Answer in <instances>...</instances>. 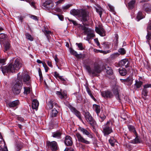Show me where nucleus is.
<instances>
[{
	"label": "nucleus",
	"mask_w": 151,
	"mask_h": 151,
	"mask_svg": "<svg viewBox=\"0 0 151 151\" xmlns=\"http://www.w3.org/2000/svg\"><path fill=\"white\" fill-rule=\"evenodd\" d=\"M14 58L10 60L11 63L8 66H1L0 69L4 74L6 73L15 72L16 70H19L22 66V64L19 59L17 58L14 60V63L12 64Z\"/></svg>",
	"instance_id": "1"
},
{
	"label": "nucleus",
	"mask_w": 151,
	"mask_h": 151,
	"mask_svg": "<svg viewBox=\"0 0 151 151\" xmlns=\"http://www.w3.org/2000/svg\"><path fill=\"white\" fill-rule=\"evenodd\" d=\"M85 67L89 74L93 77L98 76L102 70L101 65L98 63H95L92 69L88 65H86Z\"/></svg>",
	"instance_id": "2"
},
{
	"label": "nucleus",
	"mask_w": 151,
	"mask_h": 151,
	"mask_svg": "<svg viewBox=\"0 0 151 151\" xmlns=\"http://www.w3.org/2000/svg\"><path fill=\"white\" fill-rule=\"evenodd\" d=\"M70 13L74 16L78 15L81 17L83 21L84 22L86 21L88 19L89 12L85 10L73 9L70 11Z\"/></svg>",
	"instance_id": "3"
},
{
	"label": "nucleus",
	"mask_w": 151,
	"mask_h": 151,
	"mask_svg": "<svg viewBox=\"0 0 151 151\" xmlns=\"http://www.w3.org/2000/svg\"><path fill=\"white\" fill-rule=\"evenodd\" d=\"M22 78L20 73L17 75V79L16 83L12 88V90L13 93L16 95L19 94L22 88Z\"/></svg>",
	"instance_id": "4"
},
{
	"label": "nucleus",
	"mask_w": 151,
	"mask_h": 151,
	"mask_svg": "<svg viewBox=\"0 0 151 151\" xmlns=\"http://www.w3.org/2000/svg\"><path fill=\"white\" fill-rule=\"evenodd\" d=\"M79 27L80 29L83 31V33L85 35H87V40H88L94 37L95 35L93 30L85 27L84 25L80 24Z\"/></svg>",
	"instance_id": "5"
},
{
	"label": "nucleus",
	"mask_w": 151,
	"mask_h": 151,
	"mask_svg": "<svg viewBox=\"0 0 151 151\" xmlns=\"http://www.w3.org/2000/svg\"><path fill=\"white\" fill-rule=\"evenodd\" d=\"M113 124L111 121H108L103 126L102 132L105 136L109 135L113 132Z\"/></svg>",
	"instance_id": "6"
},
{
	"label": "nucleus",
	"mask_w": 151,
	"mask_h": 151,
	"mask_svg": "<svg viewBox=\"0 0 151 151\" xmlns=\"http://www.w3.org/2000/svg\"><path fill=\"white\" fill-rule=\"evenodd\" d=\"M84 116L87 122L92 126L94 127L96 125V121L89 112H85Z\"/></svg>",
	"instance_id": "7"
},
{
	"label": "nucleus",
	"mask_w": 151,
	"mask_h": 151,
	"mask_svg": "<svg viewBox=\"0 0 151 151\" xmlns=\"http://www.w3.org/2000/svg\"><path fill=\"white\" fill-rule=\"evenodd\" d=\"M20 73L22 81L23 80L24 82L27 85H30L31 82L30 76L26 73L25 72Z\"/></svg>",
	"instance_id": "8"
},
{
	"label": "nucleus",
	"mask_w": 151,
	"mask_h": 151,
	"mask_svg": "<svg viewBox=\"0 0 151 151\" xmlns=\"http://www.w3.org/2000/svg\"><path fill=\"white\" fill-rule=\"evenodd\" d=\"M47 145L50 148L52 151H56L58 150V146L57 142L55 141L50 142L47 141Z\"/></svg>",
	"instance_id": "9"
},
{
	"label": "nucleus",
	"mask_w": 151,
	"mask_h": 151,
	"mask_svg": "<svg viewBox=\"0 0 151 151\" xmlns=\"http://www.w3.org/2000/svg\"><path fill=\"white\" fill-rule=\"evenodd\" d=\"M76 136L79 142L86 144H90V142L84 138L79 133H77L76 134Z\"/></svg>",
	"instance_id": "10"
},
{
	"label": "nucleus",
	"mask_w": 151,
	"mask_h": 151,
	"mask_svg": "<svg viewBox=\"0 0 151 151\" xmlns=\"http://www.w3.org/2000/svg\"><path fill=\"white\" fill-rule=\"evenodd\" d=\"M42 6L44 7L45 8H46L48 10H50L52 9L54 6V4L52 0H49L45 1L43 4Z\"/></svg>",
	"instance_id": "11"
},
{
	"label": "nucleus",
	"mask_w": 151,
	"mask_h": 151,
	"mask_svg": "<svg viewBox=\"0 0 151 151\" xmlns=\"http://www.w3.org/2000/svg\"><path fill=\"white\" fill-rule=\"evenodd\" d=\"M150 87L151 88V84H146L144 86L143 89L142 91V95L143 98L147 96L148 91L147 88Z\"/></svg>",
	"instance_id": "12"
},
{
	"label": "nucleus",
	"mask_w": 151,
	"mask_h": 151,
	"mask_svg": "<svg viewBox=\"0 0 151 151\" xmlns=\"http://www.w3.org/2000/svg\"><path fill=\"white\" fill-rule=\"evenodd\" d=\"M101 95L105 98H111L113 97L112 92L109 91H103L101 92Z\"/></svg>",
	"instance_id": "13"
},
{
	"label": "nucleus",
	"mask_w": 151,
	"mask_h": 151,
	"mask_svg": "<svg viewBox=\"0 0 151 151\" xmlns=\"http://www.w3.org/2000/svg\"><path fill=\"white\" fill-rule=\"evenodd\" d=\"M79 130L82 132L83 134H85L90 138H93L92 134L87 130L82 127L79 128Z\"/></svg>",
	"instance_id": "14"
},
{
	"label": "nucleus",
	"mask_w": 151,
	"mask_h": 151,
	"mask_svg": "<svg viewBox=\"0 0 151 151\" xmlns=\"http://www.w3.org/2000/svg\"><path fill=\"white\" fill-rule=\"evenodd\" d=\"M96 32L101 36L105 35V32L104 29L101 27H96L95 29Z\"/></svg>",
	"instance_id": "15"
},
{
	"label": "nucleus",
	"mask_w": 151,
	"mask_h": 151,
	"mask_svg": "<svg viewBox=\"0 0 151 151\" xmlns=\"http://www.w3.org/2000/svg\"><path fill=\"white\" fill-rule=\"evenodd\" d=\"M70 109L71 111L80 120L82 121L81 113L79 111H78L75 108L73 107H71Z\"/></svg>",
	"instance_id": "16"
},
{
	"label": "nucleus",
	"mask_w": 151,
	"mask_h": 151,
	"mask_svg": "<svg viewBox=\"0 0 151 151\" xmlns=\"http://www.w3.org/2000/svg\"><path fill=\"white\" fill-rule=\"evenodd\" d=\"M120 66H125L127 68L129 66V62L128 60L126 59L122 60L120 61L119 63Z\"/></svg>",
	"instance_id": "17"
},
{
	"label": "nucleus",
	"mask_w": 151,
	"mask_h": 151,
	"mask_svg": "<svg viewBox=\"0 0 151 151\" xmlns=\"http://www.w3.org/2000/svg\"><path fill=\"white\" fill-rule=\"evenodd\" d=\"M65 143L67 146H70L72 145L73 141L72 139L69 136H66L65 137Z\"/></svg>",
	"instance_id": "18"
},
{
	"label": "nucleus",
	"mask_w": 151,
	"mask_h": 151,
	"mask_svg": "<svg viewBox=\"0 0 151 151\" xmlns=\"http://www.w3.org/2000/svg\"><path fill=\"white\" fill-rule=\"evenodd\" d=\"M62 133L60 131H57L52 133V136L55 138L59 139L61 138Z\"/></svg>",
	"instance_id": "19"
},
{
	"label": "nucleus",
	"mask_w": 151,
	"mask_h": 151,
	"mask_svg": "<svg viewBox=\"0 0 151 151\" xmlns=\"http://www.w3.org/2000/svg\"><path fill=\"white\" fill-rule=\"evenodd\" d=\"M3 46L4 47V51L5 52H7L10 48V44L8 41L4 42H3Z\"/></svg>",
	"instance_id": "20"
},
{
	"label": "nucleus",
	"mask_w": 151,
	"mask_h": 151,
	"mask_svg": "<svg viewBox=\"0 0 151 151\" xmlns=\"http://www.w3.org/2000/svg\"><path fill=\"white\" fill-rule=\"evenodd\" d=\"M104 69L106 70V73L109 75H111L113 74V72L111 68L106 65L104 66Z\"/></svg>",
	"instance_id": "21"
},
{
	"label": "nucleus",
	"mask_w": 151,
	"mask_h": 151,
	"mask_svg": "<svg viewBox=\"0 0 151 151\" xmlns=\"http://www.w3.org/2000/svg\"><path fill=\"white\" fill-rule=\"evenodd\" d=\"M19 101L18 100L14 101L12 102H10L8 103L9 106L10 108L17 107L19 104Z\"/></svg>",
	"instance_id": "22"
},
{
	"label": "nucleus",
	"mask_w": 151,
	"mask_h": 151,
	"mask_svg": "<svg viewBox=\"0 0 151 151\" xmlns=\"http://www.w3.org/2000/svg\"><path fill=\"white\" fill-rule=\"evenodd\" d=\"M42 31L46 36L47 39L49 40L50 37V35L51 34V32L50 31L48 30L45 27H44V29H42Z\"/></svg>",
	"instance_id": "23"
},
{
	"label": "nucleus",
	"mask_w": 151,
	"mask_h": 151,
	"mask_svg": "<svg viewBox=\"0 0 151 151\" xmlns=\"http://www.w3.org/2000/svg\"><path fill=\"white\" fill-rule=\"evenodd\" d=\"M143 9L148 13L151 11V5L149 4H145L143 6Z\"/></svg>",
	"instance_id": "24"
},
{
	"label": "nucleus",
	"mask_w": 151,
	"mask_h": 151,
	"mask_svg": "<svg viewBox=\"0 0 151 151\" xmlns=\"http://www.w3.org/2000/svg\"><path fill=\"white\" fill-rule=\"evenodd\" d=\"M112 91L114 94L115 95L116 99H119V90L117 86H115L112 89Z\"/></svg>",
	"instance_id": "25"
},
{
	"label": "nucleus",
	"mask_w": 151,
	"mask_h": 151,
	"mask_svg": "<svg viewBox=\"0 0 151 151\" xmlns=\"http://www.w3.org/2000/svg\"><path fill=\"white\" fill-rule=\"evenodd\" d=\"M39 102L36 99L33 100L32 103V107L33 109H37L39 106Z\"/></svg>",
	"instance_id": "26"
},
{
	"label": "nucleus",
	"mask_w": 151,
	"mask_h": 151,
	"mask_svg": "<svg viewBox=\"0 0 151 151\" xmlns=\"http://www.w3.org/2000/svg\"><path fill=\"white\" fill-rule=\"evenodd\" d=\"M93 110L96 111L98 116H99L100 111V106L94 104L93 105Z\"/></svg>",
	"instance_id": "27"
},
{
	"label": "nucleus",
	"mask_w": 151,
	"mask_h": 151,
	"mask_svg": "<svg viewBox=\"0 0 151 151\" xmlns=\"http://www.w3.org/2000/svg\"><path fill=\"white\" fill-rule=\"evenodd\" d=\"M7 35L4 33L0 34V40L3 41V42L7 41Z\"/></svg>",
	"instance_id": "28"
},
{
	"label": "nucleus",
	"mask_w": 151,
	"mask_h": 151,
	"mask_svg": "<svg viewBox=\"0 0 151 151\" xmlns=\"http://www.w3.org/2000/svg\"><path fill=\"white\" fill-rule=\"evenodd\" d=\"M99 121L102 122H103L106 118V116L105 115V112L104 111H101L99 115Z\"/></svg>",
	"instance_id": "29"
},
{
	"label": "nucleus",
	"mask_w": 151,
	"mask_h": 151,
	"mask_svg": "<svg viewBox=\"0 0 151 151\" xmlns=\"http://www.w3.org/2000/svg\"><path fill=\"white\" fill-rule=\"evenodd\" d=\"M119 70L120 74L122 76H125L127 73V71L124 68H120Z\"/></svg>",
	"instance_id": "30"
},
{
	"label": "nucleus",
	"mask_w": 151,
	"mask_h": 151,
	"mask_svg": "<svg viewBox=\"0 0 151 151\" xmlns=\"http://www.w3.org/2000/svg\"><path fill=\"white\" fill-rule=\"evenodd\" d=\"M133 81L132 77L129 76L126 78V85L130 86L132 83Z\"/></svg>",
	"instance_id": "31"
},
{
	"label": "nucleus",
	"mask_w": 151,
	"mask_h": 151,
	"mask_svg": "<svg viewBox=\"0 0 151 151\" xmlns=\"http://www.w3.org/2000/svg\"><path fill=\"white\" fill-rule=\"evenodd\" d=\"M143 84L142 81H140L136 80L135 81V83L134 85V87L137 88H140Z\"/></svg>",
	"instance_id": "32"
},
{
	"label": "nucleus",
	"mask_w": 151,
	"mask_h": 151,
	"mask_svg": "<svg viewBox=\"0 0 151 151\" xmlns=\"http://www.w3.org/2000/svg\"><path fill=\"white\" fill-rule=\"evenodd\" d=\"M110 45L111 44L109 42H104L102 44V46L100 47L103 48L104 49H109V45Z\"/></svg>",
	"instance_id": "33"
},
{
	"label": "nucleus",
	"mask_w": 151,
	"mask_h": 151,
	"mask_svg": "<svg viewBox=\"0 0 151 151\" xmlns=\"http://www.w3.org/2000/svg\"><path fill=\"white\" fill-rule=\"evenodd\" d=\"M53 100L52 99L50 100L48 103L47 105L46 106V108L47 109H52L53 107Z\"/></svg>",
	"instance_id": "34"
},
{
	"label": "nucleus",
	"mask_w": 151,
	"mask_h": 151,
	"mask_svg": "<svg viewBox=\"0 0 151 151\" xmlns=\"http://www.w3.org/2000/svg\"><path fill=\"white\" fill-rule=\"evenodd\" d=\"M128 127L129 130L130 131L132 132L134 134H135V135H137V132L136 131L135 128L133 126L129 125L128 126Z\"/></svg>",
	"instance_id": "35"
},
{
	"label": "nucleus",
	"mask_w": 151,
	"mask_h": 151,
	"mask_svg": "<svg viewBox=\"0 0 151 151\" xmlns=\"http://www.w3.org/2000/svg\"><path fill=\"white\" fill-rule=\"evenodd\" d=\"M58 111L57 110L54 108L50 112V116L51 117H55L58 114Z\"/></svg>",
	"instance_id": "36"
},
{
	"label": "nucleus",
	"mask_w": 151,
	"mask_h": 151,
	"mask_svg": "<svg viewBox=\"0 0 151 151\" xmlns=\"http://www.w3.org/2000/svg\"><path fill=\"white\" fill-rule=\"evenodd\" d=\"M135 2V0H132L128 3V6L129 9H133L134 7Z\"/></svg>",
	"instance_id": "37"
},
{
	"label": "nucleus",
	"mask_w": 151,
	"mask_h": 151,
	"mask_svg": "<svg viewBox=\"0 0 151 151\" xmlns=\"http://www.w3.org/2000/svg\"><path fill=\"white\" fill-rule=\"evenodd\" d=\"M96 12L99 14L100 17L101 18L103 9L101 7L99 6L96 8Z\"/></svg>",
	"instance_id": "38"
},
{
	"label": "nucleus",
	"mask_w": 151,
	"mask_h": 151,
	"mask_svg": "<svg viewBox=\"0 0 151 151\" xmlns=\"http://www.w3.org/2000/svg\"><path fill=\"white\" fill-rule=\"evenodd\" d=\"M86 91L88 95L90 96L91 98L95 101H96V99L94 97L93 95L92 94L91 91L88 88H86Z\"/></svg>",
	"instance_id": "39"
},
{
	"label": "nucleus",
	"mask_w": 151,
	"mask_h": 151,
	"mask_svg": "<svg viewBox=\"0 0 151 151\" xmlns=\"http://www.w3.org/2000/svg\"><path fill=\"white\" fill-rule=\"evenodd\" d=\"M109 142L112 146H114L115 143L116 142V140L113 137H111L109 140Z\"/></svg>",
	"instance_id": "40"
},
{
	"label": "nucleus",
	"mask_w": 151,
	"mask_h": 151,
	"mask_svg": "<svg viewBox=\"0 0 151 151\" xmlns=\"http://www.w3.org/2000/svg\"><path fill=\"white\" fill-rule=\"evenodd\" d=\"M136 135V137L134 139L132 140V143L134 144H137L138 143H140V141L139 139V138L138 137V136H137V134Z\"/></svg>",
	"instance_id": "41"
},
{
	"label": "nucleus",
	"mask_w": 151,
	"mask_h": 151,
	"mask_svg": "<svg viewBox=\"0 0 151 151\" xmlns=\"http://www.w3.org/2000/svg\"><path fill=\"white\" fill-rule=\"evenodd\" d=\"M24 94L27 95L30 93V88L29 87H24Z\"/></svg>",
	"instance_id": "42"
},
{
	"label": "nucleus",
	"mask_w": 151,
	"mask_h": 151,
	"mask_svg": "<svg viewBox=\"0 0 151 151\" xmlns=\"http://www.w3.org/2000/svg\"><path fill=\"white\" fill-rule=\"evenodd\" d=\"M144 17L142 15L141 12H139L137 16V18L138 19V21H139L140 20L143 19Z\"/></svg>",
	"instance_id": "43"
},
{
	"label": "nucleus",
	"mask_w": 151,
	"mask_h": 151,
	"mask_svg": "<svg viewBox=\"0 0 151 151\" xmlns=\"http://www.w3.org/2000/svg\"><path fill=\"white\" fill-rule=\"evenodd\" d=\"M118 52L121 55H124L126 53V51L123 48H119L118 50Z\"/></svg>",
	"instance_id": "44"
},
{
	"label": "nucleus",
	"mask_w": 151,
	"mask_h": 151,
	"mask_svg": "<svg viewBox=\"0 0 151 151\" xmlns=\"http://www.w3.org/2000/svg\"><path fill=\"white\" fill-rule=\"evenodd\" d=\"M119 55L118 52L115 53L110 55V58L111 59H114L118 57Z\"/></svg>",
	"instance_id": "45"
},
{
	"label": "nucleus",
	"mask_w": 151,
	"mask_h": 151,
	"mask_svg": "<svg viewBox=\"0 0 151 151\" xmlns=\"http://www.w3.org/2000/svg\"><path fill=\"white\" fill-rule=\"evenodd\" d=\"M23 143L18 144L16 146V149L17 151H19L23 147Z\"/></svg>",
	"instance_id": "46"
},
{
	"label": "nucleus",
	"mask_w": 151,
	"mask_h": 151,
	"mask_svg": "<svg viewBox=\"0 0 151 151\" xmlns=\"http://www.w3.org/2000/svg\"><path fill=\"white\" fill-rule=\"evenodd\" d=\"M25 35L26 38L28 40L31 41H32L33 40V37H32L29 34L26 33L25 34Z\"/></svg>",
	"instance_id": "47"
},
{
	"label": "nucleus",
	"mask_w": 151,
	"mask_h": 151,
	"mask_svg": "<svg viewBox=\"0 0 151 151\" xmlns=\"http://www.w3.org/2000/svg\"><path fill=\"white\" fill-rule=\"evenodd\" d=\"M61 99H63L67 98V93L66 92H62L61 96L60 97Z\"/></svg>",
	"instance_id": "48"
},
{
	"label": "nucleus",
	"mask_w": 151,
	"mask_h": 151,
	"mask_svg": "<svg viewBox=\"0 0 151 151\" xmlns=\"http://www.w3.org/2000/svg\"><path fill=\"white\" fill-rule=\"evenodd\" d=\"M70 52L71 54L74 55L75 56L77 53V52L76 51H75L74 50L71 48H70Z\"/></svg>",
	"instance_id": "49"
},
{
	"label": "nucleus",
	"mask_w": 151,
	"mask_h": 151,
	"mask_svg": "<svg viewBox=\"0 0 151 151\" xmlns=\"http://www.w3.org/2000/svg\"><path fill=\"white\" fill-rule=\"evenodd\" d=\"M76 44L77 45L79 49L81 50H82L83 49L82 44L81 43H76Z\"/></svg>",
	"instance_id": "50"
},
{
	"label": "nucleus",
	"mask_w": 151,
	"mask_h": 151,
	"mask_svg": "<svg viewBox=\"0 0 151 151\" xmlns=\"http://www.w3.org/2000/svg\"><path fill=\"white\" fill-rule=\"evenodd\" d=\"M39 74L40 76V80L41 81H42L43 80L42 74V73L40 69H39L38 70Z\"/></svg>",
	"instance_id": "51"
},
{
	"label": "nucleus",
	"mask_w": 151,
	"mask_h": 151,
	"mask_svg": "<svg viewBox=\"0 0 151 151\" xmlns=\"http://www.w3.org/2000/svg\"><path fill=\"white\" fill-rule=\"evenodd\" d=\"M72 6L71 4H68L66 6H64L62 7V9L63 10H66L68 9L70 7Z\"/></svg>",
	"instance_id": "52"
},
{
	"label": "nucleus",
	"mask_w": 151,
	"mask_h": 151,
	"mask_svg": "<svg viewBox=\"0 0 151 151\" xmlns=\"http://www.w3.org/2000/svg\"><path fill=\"white\" fill-rule=\"evenodd\" d=\"M146 38L148 41H150L151 42V33H150L148 32L147 34V35L146 36Z\"/></svg>",
	"instance_id": "53"
},
{
	"label": "nucleus",
	"mask_w": 151,
	"mask_h": 151,
	"mask_svg": "<svg viewBox=\"0 0 151 151\" xmlns=\"http://www.w3.org/2000/svg\"><path fill=\"white\" fill-rule=\"evenodd\" d=\"M6 60L4 59L0 58V65H3L5 64Z\"/></svg>",
	"instance_id": "54"
},
{
	"label": "nucleus",
	"mask_w": 151,
	"mask_h": 151,
	"mask_svg": "<svg viewBox=\"0 0 151 151\" xmlns=\"http://www.w3.org/2000/svg\"><path fill=\"white\" fill-rule=\"evenodd\" d=\"M98 51L100 52H101V53H103L104 54H106L107 53H109L111 51L110 50H107V51H103V50H98Z\"/></svg>",
	"instance_id": "55"
},
{
	"label": "nucleus",
	"mask_w": 151,
	"mask_h": 151,
	"mask_svg": "<svg viewBox=\"0 0 151 151\" xmlns=\"http://www.w3.org/2000/svg\"><path fill=\"white\" fill-rule=\"evenodd\" d=\"M42 65L43 66V67H44V68L45 69V71L46 72H47L48 70V69H49L48 67L47 66L46 64L45 63H43Z\"/></svg>",
	"instance_id": "56"
},
{
	"label": "nucleus",
	"mask_w": 151,
	"mask_h": 151,
	"mask_svg": "<svg viewBox=\"0 0 151 151\" xmlns=\"http://www.w3.org/2000/svg\"><path fill=\"white\" fill-rule=\"evenodd\" d=\"M75 56L78 59L81 58H83V55L81 53L80 54H78L77 53Z\"/></svg>",
	"instance_id": "57"
},
{
	"label": "nucleus",
	"mask_w": 151,
	"mask_h": 151,
	"mask_svg": "<svg viewBox=\"0 0 151 151\" xmlns=\"http://www.w3.org/2000/svg\"><path fill=\"white\" fill-rule=\"evenodd\" d=\"M108 6H109V9L110 11L112 12H113L114 11V8L112 6H111L110 4H108Z\"/></svg>",
	"instance_id": "58"
},
{
	"label": "nucleus",
	"mask_w": 151,
	"mask_h": 151,
	"mask_svg": "<svg viewBox=\"0 0 151 151\" xmlns=\"http://www.w3.org/2000/svg\"><path fill=\"white\" fill-rule=\"evenodd\" d=\"M64 151H74V150L71 147L66 148Z\"/></svg>",
	"instance_id": "59"
},
{
	"label": "nucleus",
	"mask_w": 151,
	"mask_h": 151,
	"mask_svg": "<svg viewBox=\"0 0 151 151\" xmlns=\"http://www.w3.org/2000/svg\"><path fill=\"white\" fill-rule=\"evenodd\" d=\"M119 38L118 35L117 34H116L115 35V42L117 44L118 43V40Z\"/></svg>",
	"instance_id": "60"
},
{
	"label": "nucleus",
	"mask_w": 151,
	"mask_h": 151,
	"mask_svg": "<svg viewBox=\"0 0 151 151\" xmlns=\"http://www.w3.org/2000/svg\"><path fill=\"white\" fill-rule=\"evenodd\" d=\"M57 16L60 20L61 21H63V20L64 17L62 15L58 14Z\"/></svg>",
	"instance_id": "61"
},
{
	"label": "nucleus",
	"mask_w": 151,
	"mask_h": 151,
	"mask_svg": "<svg viewBox=\"0 0 151 151\" xmlns=\"http://www.w3.org/2000/svg\"><path fill=\"white\" fill-rule=\"evenodd\" d=\"M68 20L69 21L72 22L73 24L74 25H77V22H76V21H74V20H73L70 19H68Z\"/></svg>",
	"instance_id": "62"
},
{
	"label": "nucleus",
	"mask_w": 151,
	"mask_h": 151,
	"mask_svg": "<svg viewBox=\"0 0 151 151\" xmlns=\"http://www.w3.org/2000/svg\"><path fill=\"white\" fill-rule=\"evenodd\" d=\"M149 24L147 27V30H151V22H149Z\"/></svg>",
	"instance_id": "63"
},
{
	"label": "nucleus",
	"mask_w": 151,
	"mask_h": 151,
	"mask_svg": "<svg viewBox=\"0 0 151 151\" xmlns=\"http://www.w3.org/2000/svg\"><path fill=\"white\" fill-rule=\"evenodd\" d=\"M94 40L95 41V42L97 44V45L99 46V47H100V44L98 40L97 39H95Z\"/></svg>",
	"instance_id": "64"
}]
</instances>
